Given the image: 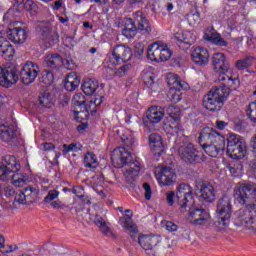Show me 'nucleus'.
<instances>
[{
    "mask_svg": "<svg viewBox=\"0 0 256 256\" xmlns=\"http://www.w3.org/2000/svg\"><path fill=\"white\" fill-rule=\"evenodd\" d=\"M216 213L218 219L214 222L215 227L224 229L229 225L231 214L233 213V205H231V199L227 196L220 198L216 205Z\"/></svg>",
    "mask_w": 256,
    "mask_h": 256,
    "instance_id": "6e6552de",
    "label": "nucleus"
},
{
    "mask_svg": "<svg viewBox=\"0 0 256 256\" xmlns=\"http://www.w3.org/2000/svg\"><path fill=\"white\" fill-rule=\"evenodd\" d=\"M7 37L12 43H25L27 40V30L21 27L10 28L7 31Z\"/></svg>",
    "mask_w": 256,
    "mask_h": 256,
    "instance_id": "a878e982",
    "label": "nucleus"
},
{
    "mask_svg": "<svg viewBox=\"0 0 256 256\" xmlns=\"http://www.w3.org/2000/svg\"><path fill=\"white\" fill-rule=\"evenodd\" d=\"M202 148L210 157H221L225 153V140L213 144L202 145Z\"/></svg>",
    "mask_w": 256,
    "mask_h": 256,
    "instance_id": "393cba45",
    "label": "nucleus"
},
{
    "mask_svg": "<svg viewBox=\"0 0 256 256\" xmlns=\"http://www.w3.org/2000/svg\"><path fill=\"white\" fill-rule=\"evenodd\" d=\"M84 165L88 169H95L97 165V156L93 152H87L84 156Z\"/></svg>",
    "mask_w": 256,
    "mask_h": 256,
    "instance_id": "ea45409f",
    "label": "nucleus"
},
{
    "mask_svg": "<svg viewBox=\"0 0 256 256\" xmlns=\"http://www.w3.org/2000/svg\"><path fill=\"white\" fill-rule=\"evenodd\" d=\"M247 151L245 142L241 140V136L237 134H230L227 138L226 153L231 159H243Z\"/></svg>",
    "mask_w": 256,
    "mask_h": 256,
    "instance_id": "9d476101",
    "label": "nucleus"
},
{
    "mask_svg": "<svg viewBox=\"0 0 256 256\" xmlns=\"http://www.w3.org/2000/svg\"><path fill=\"white\" fill-rule=\"evenodd\" d=\"M252 151L254 153V159L251 161L250 166L252 169V173H254L255 177H256V134L254 137V142L252 143Z\"/></svg>",
    "mask_w": 256,
    "mask_h": 256,
    "instance_id": "8fccbe9b",
    "label": "nucleus"
},
{
    "mask_svg": "<svg viewBox=\"0 0 256 256\" xmlns=\"http://www.w3.org/2000/svg\"><path fill=\"white\" fill-rule=\"evenodd\" d=\"M70 151H74L77 152V144L75 143H71L69 145L67 144H63V155H67V153H69Z\"/></svg>",
    "mask_w": 256,
    "mask_h": 256,
    "instance_id": "13d9d810",
    "label": "nucleus"
},
{
    "mask_svg": "<svg viewBox=\"0 0 256 256\" xmlns=\"http://www.w3.org/2000/svg\"><path fill=\"white\" fill-rule=\"evenodd\" d=\"M181 120H177L173 118L172 120L167 119L165 123V128L172 134V135H183V126L179 123Z\"/></svg>",
    "mask_w": 256,
    "mask_h": 256,
    "instance_id": "473e14b6",
    "label": "nucleus"
},
{
    "mask_svg": "<svg viewBox=\"0 0 256 256\" xmlns=\"http://www.w3.org/2000/svg\"><path fill=\"white\" fill-rule=\"evenodd\" d=\"M227 169L232 175H235L237 174V171H239V164L231 163L227 166Z\"/></svg>",
    "mask_w": 256,
    "mask_h": 256,
    "instance_id": "69168bd1",
    "label": "nucleus"
},
{
    "mask_svg": "<svg viewBox=\"0 0 256 256\" xmlns=\"http://www.w3.org/2000/svg\"><path fill=\"white\" fill-rule=\"evenodd\" d=\"M147 57L150 61H156L161 63V46L158 43H154L148 47Z\"/></svg>",
    "mask_w": 256,
    "mask_h": 256,
    "instance_id": "72a5a7b5",
    "label": "nucleus"
},
{
    "mask_svg": "<svg viewBox=\"0 0 256 256\" xmlns=\"http://www.w3.org/2000/svg\"><path fill=\"white\" fill-rule=\"evenodd\" d=\"M145 51V45L143 43H137L134 47V55L137 59H141L143 57V53Z\"/></svg>",
    "mask_w": 256,
    "mask_h": 256,
    "instance_id": "09e8293b",
    "label": "nucleus"
},
{
    "mask_svg": "<svg viewBox=\"0 0 256 256\" xmlns=\"http://www.w3.org/2000/svg\"><path fill=\"white\" fill-rule=\"evenodd\" d=\"M57 197H59V191L50 190L47 196L44 198V203H51L54 199H57Z\"/></svg>",
    "mask_w": 256,
    "mask_h": 256,
    "instance_id": "603ef678",
    "label": "nucleus"
},
{
    "mask_svg": "<svg viewBox=\"0 0 256 256\" xmlns=\"http://www.w3.org/2000/svg\"><path fill=\"white\" fill-rule=\"evenodd\" d=\"M241 82L239 78H232L225 83H222L221 86H216L212 88L203 98V107L210 111V113H218L221 109H223V105H225V101L229 99V95H231V89L235 91L239 89Z\"/></svg>",
    "mask_w": 256,
    "mask_h": 256,
    "instance_id": "20e7f679",
    "label": "nucleus"
},
{
    "mask_svg": "<svg viewBox=\"0 0 256 256\" xmlns=\"http://www.w3.org/2000/svg\"><path fill=\"white\" fill-rule=\"evenodd\" d=\"M36 31L46 47H53L59 41V34L53 30L50 22H39Z\"/></svg>",
    "mask_w": 256,
    "mask_h": 256,
    "instance_id": "9b49d317",
    "label": "nucleus"
},
{
    "mask_svg": "<svg viewBox=\"0 0 256 256\" xmlns=\"http://www.w3.org/2000/svg\"><path fill=\"white\" fill-rule=\"evenodd\" d=\"M119 223L127 231L132 237V239H135V235L139 233V230L137 229V225L133 223V214H126L119 218Z\"/></svg>",
    "mask_w": 256,
    "mask_h": 256,
    "instance_id": "5701e85b",
    "label": "nucleus"
},
{
    "mask_svg": "<svg viewBox=\"0 0 256 256\" xmlns=\"http://www.w3.org/2000/svg\"><path fill=\"white\" fill-rule=\"evenodd\" d=\"M37 75H39V66L33 62H27L19 73H17V68L13 65L4 68L0 66V85L1 87L9 89V87L15 85L19 79L23 85H31V83H34L35 79H37Z\"/></svg>",
    "mask_w": 256,
    "mask_h": 256,
    "instance_id": "7ed1b4c3",
    "label": "nucleus"
},
{
    "mask_svg": "<svg viewBox=\"0 0 256 256\" xmlns=\"http://www.w3.org/2000/svg\"><path fill=\"white\" fill-rule=\"evenodd\" d=\"M143 189H144V197L146 201H150L151 200V195H153V191L151 190V185H149V183L145 182L142 185Z\"/></svg>",
    "mask_w": 256,
    "mask_h": 256,
    "instance_id": "864d4df0",
    "label": "nucleus"
},
{
    "mask_svg": "<svg viewBox=\"0 0 256 256\" xmlns=\"http://www.w3.org/2000/svg\"><path fill=\"white\" fill-rule=\"evenodd\" d=\"M161 238L159 236L141 235L138 237V243L144 249V251H150L147 253L148 256H155L153 248L159 245Z\"/></svg>",
    "mask_w": 256,
    "mask_h": 256,
    "instance_id": "6ab92c4d",
    "label": "nucleus"
},
{
    "mask_svg": "<svg viewBox=\"0 0 256 256\" xmlns=\"http://www.w3.org/2000/svg\"><path fill=\"white\" fill-rule=\"evenodd\" d=\"M38 9L33 0H15L13 6L4 14V21H13L15 17H19L24 11L37 13Z\"/></svg>",
    "mask_w": 256,
    "mask_h": 256,
    "instance_id": "1a4fd4ad",
    "label": "nucleus"
},
{
    "mask_svg": "<svg viewBox=\"0 0 256 256\" xmlns=\"http://www.w3.org/2000/svg\"><path fill=\"white\" fill-rule=\"evenodd\" d=\"M137 28L138 31H143L144 33H151V24L145 14L141 11H137L133 14V18H126L124 29H135Z\"/></svg>",
    "mask_w": 256,
    "mask_h": 256,
    "instance_id": "f8f14e48",
    "label": "nucleus"
},
{
    "mask_svg": "<svg viewBox=\"0 0 256 256\" xmlns=\"http://www.w3.org/2000/svg\"><path fill=\"white\" fill-rule=\"evenodd\" d=\"M125 147H133V144L135 143V139L133 138L132 135H129V137L126 139L125 142H122Z\"/></svg>",
    "mask_w": 256,
    "mask_h": 256,
    "instance_id": "774afa93",
    "label": "nucleus"
},
{
    "mask_svg": "<svg viewBox=\"0 0 256 256\" xmlns=\"http://www.w3.org/2000/svg\"><path fill=\"white\" fill-rule=\"evenodd\" d=\"M21 169V164L17 162V158L13 155L3 157L0 163V181H12V185L23 187L27 176L17 173Z\"/></svg>",
    "mask_w": 256,
    "mask_h": 256,
    "instance_id": "423d86ee",
    "label": "nucleus"
},
{
    "mask_svg": "<svg viewBox=\"0 0 256 256\" xmlns=\"http://www.w3.org/2000/svg\"><path fill=\"white\" fill-rule=\"evenodd\" d=\"M246 115L252 123H256V101L249 103L246 109Z\"/></svg>",
    "mask_w": 256,
    "mask_h": 256,
    "instance_id": "37998d69",
    "label": "nucleus"
},
{
    "mask_svg": "<svg viewBox=\"0 0 256 256\" xmlns=\"http://www.w3.org/2000/svg\"><path fill=\"white\" fill-rule=\"evenodd\" d=\"M143 79H144L145 85L148 86L149 89H151L153 87V83H155V75L146 74L143 76Z\"/></svg>",
    "mask_w": 256,
    "mask_h": 256,
    "instance_id": "5fc2aeb1",
    "label": "nucleus"
},
{
    "mask_svg": "<svg viewBox=\"0 0 256 256\" xmlns=\"http://www.w3.org/2000/svg\"><path fill=\"white\" fill-rule=\"evenodd\" d=\"M104 99H105V97H103V96H101L99 99L94 98V100H91L89 102V104H87V106L90 107V109L97 111V107H99V105H101L103 103Z\"/></svg>",
    "mask_w": 256,
    "mask_h": 256,
    "instance_id": "3c124183",
    "label": "nucleus"
},
{
    "mask_svg": "<svg viewBox=\"0 0 256 256\" xmlns=\"http://www.w3.org/2000/svg\"><path fill=\"white\" fill-rule=\"evenodd\" d=\"M97 89H99V82L96 79L88 78L82 84V91L85 95H95Z\"/></svg>",
    "mask_w": 256,
    "mask_h": 256,
    "instance_id": "2f4dec72",
    "label": "nucleus"
},
{
    "mask_svg": "<svg viewBox=\"0 0 256 256\" xmlns=\"http://www.w3.org/2000/svg\"><path fill=\"white\" fill-rule=\"evenodd\" d=\"M112 57L115 59V62H113L114 65L127 63V61H131V57H133V50L125 45H118L114 48Z\"/></svg>",
    "mask_w": 256,
    "mask_h": 256,
    "instance_id": "a211bd4d",
    "label": "nucleus"
},
{
    "mask_svg": "<svg viewBox=\"0 0 256 256\" xmlns=\"http://www.w3.org/2000/svg\"><path fill=\"white\" fill-rule=\"evenodd\" d=\"M180 91H171L170 90V95H171V101H173V103H179V101H181V93H179Z\"/></svg>",
    "mask_w": 256,
    "mask_h": 256,
    "instance_id": "052dcab7",
    "label": "nucleus"
},
{
    "mask_svg": "<svg viewBox=\"0 0 256 256\" xmlns=\"http://www.w3.org/2000/svg\"><path fill=\"white\" fill-rule=\"evenodd\" d=\"M0 139L4 143H11L17 139V130L14 125H9L7 123L0 124Z\"/></svg>",
    "mask_w": 256,
    "mask_h": 256,
    "instance_id": "412c9836",
    "label": "nucleus"
},
{
    "mask_svg": "<svg viewBox=\"0 0 256 256\" xmlns=\"http://www.w3.org/2000/svg\"><path fill=\"white\" fill-rule=\"evenodd\" d=\"M252 64H253V57L247 56L236 62V69H239V71H244V69H249V67H251Z\"/></svg>",
    "mask_w": 256,
    "mask_h": 256,
    "instance_id": "a19ab883",
    "label": "nucleus"
},
{
    "mask_svg": "<svg viewBox=\"0 0 256 256\" xmlns=\"http://www.w3.org/2000/svg\"><path fill=\"white\" fill-rule=\"evenodd\" d=\"M39 197V190L33 186H27L22 190H18L15 196V203L19 205H32Z\"/></svg>",
    "mask_w": 256,
    "mask_h": 256,
    "instance_id": "4468645a",
    "label": "nucleus"
},
{
    "mask_svg": "<svg viewBox=\"0 0 256 256\" xmlns=\"http://www.w3.org/2000/svg\"><path fill=\"white\" fill-rule=\"evenodd\" d=\"M0 54L4 59H11L15 55V48L7 38L0 39Z\"/></svg>",
    "mask_w": 256,
    "mask_h": 256,
    "instance_id": "c756f323",
    "label": "nucleus"
},
{
    "mask_svg": "<svg viewBox=\"0 0 256 256\" xmlns=\"http://www.w3.org/2000/svg\"><path fill=\"white\" fill-rule=\"evenodd\" d=\"M66 69H69L70 71H73L74 69H77V64L75 63V60L68 58V60H63V64Z\"/></svg>",
    "mask_w": 256,
    "mask_h": 256,
    "instance_id": "4d7b16f0",
    "label": "nucleus"
},
{
    "mask_svg": "<svg viewBox=\"0 0 256 256\" xmlns=\"http://www.w3.org/2000/svg\"><path fill=\"white\" fill-rule=\"evenodd\" d=\"M234 199L245 206L235 214L240 225H253L256 219V184L238 183L234 188Z\"/></svg>",
    "mask_w": 256,
    "mask_h": 256,
    "instance_id": "f257e3e1",
    "label": "nucleus"
},
{
    "mask_svg": "<svg viewBox=\"0 0 256 256\" xmlns=\"http://www.w3.org/2000/svg\"><path fill=\"white\" fill-rule=\"evenodd\" d=\"M191 57L192 61L196 65H207V63H209V50H207V48L199 46L194 49V51L191 54Z\"/></svg>",
    "mask_w": 256,
    "mask_h": 256,
    "instance_id": "b1692460",
    "label": "nucleus"
},
{
    "mask_svg": "<svg viewBox=\"0 0 256 256\" xmlns=\"http://www.w3.org/2000/svg\"><path fill=\"white\" fill-rule=\"evenodd\" d=\"M149 146L154 152V155H161L163 153V138L158 133H152L149 136Z\"/></svg>",
    "mask_w": 256,
    "mask_h": 256,
    "instance_id": "cd10ccee",
    "label": "nucleus"
},
{
    "mask_svg": "<svg viewBox=\"0 0 256 256\" xmlns=\"http://www.w3.org/2000/svg\"><path fill=\"white\" fill-rule=\"evenodd\" d=\"M177 205L180 207V211L185 213L189 209L188 221L192 225H205L209 218V212L203 207H195V197L193 196V188L189 184L181 183L177 186L176 191Z\"/></svg>",
    "mask_w": 256,
    "mask_h": 256,
    "instance_id": "f03ea898",
    "label": "nucleus"
},
{
    "mask_svg": "<svg viewBox=\"0 0 256 256\" xmlns=\"http://www.w3.org/2000/svg\"><path fill=\"white\" fill-rule=\"evenodd\" d=\"M94 223L99 227L100 231L103 233V235H106L107 237L113 236V232H111V229L109 226H107V222H105V219L103 217L96 215L94 218Z\"/></svg>",
    "mask_w": 256,
    "mask_h": 256,
    "instance_id": "c9c22d12",
    "label": "nucleus"
},
{
    "mask_svg": "<svg viewBox=\"0 0 256 256\" xmlns=\"http://www.w3.org/2000/svg\"><path fill=\"white\" fill-rule=\"evenodd\" d=\"M174 39L177 41L179 47L189 49V47L195 43L197 37L191 31H184L182 33H176Z\"/></svg>",
    "mask_w": 256,
    "mask_h": 256,
    "instance_id": "aec40b11",
    "label": "nucleus"
},
{
    "mask_svg": "<svg viewBox=\"0 0 256 256\" xmlns=\"http://www.w3.org/2000/svg\"><path fill=\"white\" fill-rule=\"evenodd\" d=\"M196 195L207 203H213L216 199L215 188L209 181L199 180L196 182Z\"/></svg>",
    "mask_w": 256,
    "mask_h": 256,
    "instance_id": "dca6fc26",
    "label": "nucleus"
},
{
    "mask_svg": "<svg viewBox=\"0 0 256 256\" xmlns=\"http://www.w3.org/2000/svg\"><path fill=\"white\" fill-rule=\"evenodd\" d=\"M74 99L76 101V105H78L79 107H81V105H85V96L83 94H76L74 96Z\"/></svg>",
    "mask_w": 256,
    "mask_h": 256,
    "instance_id": "e2e57ef3",
    "label": "nucleus"
},
{
    "mask_svg": "<svg viewBox=\"0 0 256 256\" xmlns=\"http://www.w3.org/2000/svg\"><path fill=\"white\" fill-rule=\"evenodd\" d=\"M166 79L171 91H182V89L189 87V84L182 81L179 75L175 73H168Z\"/></svg>",
    "mask_w": 256,
    "mask_h": 256,
    "instance_id": "bb28decb",
    "label": "nucleus"
},
{
    "mask_svg": "<svg viewBox=\"0 0 256 256\" xmlns=\"http://www.w3.org/2000/svg\"><path fill=\"white\" fill-rule=\"evenodd\" d=\"M223 141H225V137H223L221 133L217 132V130L209 127L203 128L199 136V143L201 147H203V145H211L213 143H221Z\"/></svg>",
    "mask_w": 256,
    "mask_h": 256,
    "instance_id": "f3484780",
    "label": "nucleus"
},
{
    "mask_svg": "<svg viewBox=\"0 0 256 256\" xmlns=\"http://www.w3.org/2000/svg\"><path fill=\"white\" fill-rule=\"evenodd\" d=\"M63 65V57L59 54H52L50 56H47L44 60V66L48 69H52V71H55V69H59Z\"/></svg>",
    "mask_w": 256,
    "mask_h": 256,
    "instance_id": "c85d7f7f",
    "label": "nucleus"
},
{
    "mask_svg": "<svg viewBox=\"0 0 256 256\" xmlns=\"http://www.w3.org/2000/svg\"><path fill=\"white\" fill-rule=\"evenodd\" d=\"M218 73H219L218 80L222 81L223 83H227V81L231 79V76L227 75V72L218 71Z\"/></svg>",
    "mask_w": 256,
    "mask_h": 256,
    "instance_id": "0e129e2a",
    "label": "nucleus"
},
{
    "mask_svg": "<svg viewBox=\"0 0 256 256\" xmlns=\"http://www.w3.org/2000/svg\"><path fill=\"white\" fill-rule=\"evenodd\" d=\"M160 51L161 62L169 61V59H171V55H173V52H171L169 48H167V46H160Z\"/></svg>",
    "mask_w": 256,
    "mask_h": 256,
    "instance_id": "a18cd8bd",
    "label": "nucleus"
},
{
    "mask_svg": "<svg viewBox=\"0 0 256 256\" xmlns=\"http://www.w3.org/2000/svg\"><path fill=\"white\" fill-rule=\"evenodd\" d=\"M166 113L169 115V117H167L169 121H173V119H176V121H181V110L179 107L170 105L166 108Z\"/></svg>",
    "mask_w": 256,
    "mask_h": 256,
    "instance_id": "4c0bfd02",
    "label": "nucleus"
},
{
    "mask_svg": "<svg viewBox=\"0 0 256 256\" xmlns=\"http://www.w3.org/2000/svg\"><path fill=\"white\" fill-rule=\"evenodd\" d=\"M54 75L51 70H44L41 73V77L39 78V83H43L46 86L51 85L53 83Z\"/></svg>",
    "mask_w": 256,
    "mask_h": 256,
    "instance_id": "79ce46f5",
    "label": "nucleus"
},
{
    "mask_svg": "<svg viewBox=\"0 0 256 256\" xmlns=\"http://www.w3.org/2000/svg\"><path fill=\"white\" fill-rule=\"evenodd\" d=\"M111 161L114 167H117L118 169H121V167H125V165H128V168L126 169V172L124 174L126 183H128L130 187H135L137 176L141 171V164L139 163V161H133L131 153H129V151H127L125 148L114 150L111 156Z\"/></svg>",
    "mask_w": 256,
    "mask_h": 256,
    "instance_id": "39448f33",
    "label": "nucleus"
},
{
    "mask_svg": "<svg viewBox=\"0 0 256 256\" xmlns=\"http://www.w3.org/2000/svg\"><path fill=\"white\" fill-rule=\"evenodd\" d=\"M165 229L167 231H170V233H174L175 231H177V229H179V226H177V224L172 221H167L165 224Z\"/></svg>",
    "mask_w": 256,
    "mask_h": 256,
    "instance_id": "bf43d9fd",
    "label": "nucleus"
},
{
    "mask_svg": "<svg viewBox=\"0 0 256 256\" xmlns=\"http://www.w3.org/2000/svg\"><path fill=\"white\" fill-rule=\"evenodd\" d=\"M156 179L159 185L169 187L177 181V173L175 169L170 166L160 165L155 171Z\"/></svg>",
    "mask_w": 256,
    "mask_h": 256,
    "instance_id": "ddd939ff",
    "label": "nucleus"
},
{
    "mask_svg": "<svg viewBox=\"0 0 256 256\" xmlns=\"http://www.w3.org/2000/svg\"><path fill=\"white\" fill-rule=\"evenodd\" d=\"M129 69H131V64H124L114 72V75L116 77H125Z\"/></svg>",
    "mask_w": 256,
    "mask_h": 256,
    "instance_id": "de8ad7c7",
    "label": "nucleus"
},
{
    "mask_svg": "<svg viewBox=\"0 0 256 256\" xmlns=\"http://www.w3.org/2000/svg\"><path fill=\"white\" fill-rule=\"evenodd\" d=\"M178 155L186 165H196L202 163L203 153L199 152L193 143L184 139L178 148Z\"/></svg>",
    "mask_w": 256,
    "mask_h": 256,
    "instance_id": "0eeeda50",
    "label": "nucleus"
},
{
    "mask_svg": "<svg viewBox=\"0 0 256 256\" xmlns=\"http://www.w3.org/2000/svg\"><path fill=\"white\" fill-rule=\"evenodd\" d=\"M200 14L197 11L190 12L186 15V19L189 23V25H196V23H199Z\"/></svg>",
    "mask_w": 256,
    "mask_h": 256,
    "instance_id": "c03bdc74",
    "label": "nucleus"
},
{
    "mask_svg": "<svg viewBox=\"0 0 256 256\" xmlns=\"http://www.w3.org/2000/svg\"><path fill=\"white\" fill-rule=\"evenodd\" d=\"M38 101L42 107H46L47 109H51V107L54 105L53 98L48 92L42 93L39 96Z\"/></svg>",
    "mask_w": 256,
    "mask_h": 256,
    "instance_id": "58836bf2",
    "label": "nucleus"
},
{
    "mask_svg": "<svg viewBox=\"0 0 256 256\" xmlns=\"http://www.w3.org/2000/svg\"><path fill=\"white\" fill-rule=\"evenodd\" d=\"M137 31H139V28H123L122 35H124L126 39H133V37L137 35Z\"/></svg>",
    "mask_w": 256,
    "mask_h": 256,
    "instance_id": "49530a36",
    "label": "nucleus"
},
{
    "mask_svg": "<svg viewBox=\"0 0 256 256\" xmlns=\"http://www.w3.org/2000/svg\"><path fill=\"white\" fill-rule=\"evenodd\" d=\"M89 111L92 112V115L97 113V110L91 109V106L85 105L83 106V110L74 111V115L77 121H87L89 119Z\"/></svg>",
    "mask_w": 256,
    "mask_h": 256,
    "instance_id": "e433bc0d",
    "label": "nucleus"
},
{
    "mask_svg": "<svg viewBox=\"0 0 256 256\" xmlns=\"http://www.w3.org/2000/svg\"><path fill=\"white\" fill-rule=\"evenodd\" d=\"M163 117H165V112H163L161 107L151 106L146 111V115L143 119L144 127H147L150 130L155 129V125L161 123Z\"/></svg>",
    "mask_w": 256,
    "mask_h": 256,
    "instance_id": "2eb2a0df",
    "label": "nucleus"
},
{
    "mask_svg": "<svg viewBox=\"0 0 256 256\" xmlns=\"http://www.w3.org/2000/svg\"><path fill=\"white\" fill-rule=\"evenodd\" d=\"M175 197H177V194H175L174 191H168L166 192V201L170 207H173L175 204Z\"/></svg>",
    "mask_w": 256,
    "mask_h": 256,
    "instance_id": "6e6d98bb",
    "label": "nucleus"
},
{
    "mask_svg": "<svg viewBox=\"0 0 256 256\" xmlns=\"http://www.w3.org/2000/svg\"><path fill=\"white\" fill-rule=\"evenodd\" d=\"M204 39L206 41H210V43H214V45H217L218 47H227L229 45L223 37H221V34L212 32L210 35L209 33H205Z\"/></svg>",
    "mask_w": 256,
    "mask_h": 256,
    "instance_id": "f704fd0d",
    "label": "nucleus"
},
{
    "mask_svg": "<svg viewBox=\"0 0 256 256\" xmlns=\"http://www.w3.org/2000/svg\"><path fill=\"white\" fill-rule=\"evenodd\" d=\"M81 83V80H79V76L75 72H72L67 75L64 87L66 91H75L77 87H79V84Z\"/></svg>",
    "mask_w": 256,
    "mask_h": 256,
    "instance_id": "7c9ffc66",
    "label": "nucleus"
},
{
    "mask_svg": "<svg viewBox=\"0 0 256 256\" xmlns=\"http://www.w3.org/2000/svg\"><path fill=\"white\" fill-rule=\"evenodd\" d=\"M69 101H71V98H69V96H67L66 94H61L60 105L65 107V105H69Z\"/></svg>",
    "mask_w": 256,
    "mask_h": 256,
    "instance_id": "338daca9",
    "label": "nucleus"
},
{
    "mask_svg": "<svg viewBox=\"0 0 256 256\" xmlns=\"http://www.w3.org/2000/svg\"><path fill=\"white\" fill-rule=\"evenodd\" d=\"M212 64L214 71L221 73H228L229 71V61L223 53H215L212 57Z\"/></svg>",
    "mask_w": 256,
    "mask_h": 256,
    "instance_id": "4be33fe9",
    "label": "nucleus"
},
{
    "mask_svg": "<svg viewBox=\"0 0 256 256\" xmlns=\"http://www.w3.org/2000/svg\"><path fill=\"white\" fill-rule=\"evenodd\" d=\"M51 207H53V209H65L67 208V205L63 204L60 200H56V201H52L50 202Z\"/></svg>",
    "mask_w": 256,
    "mask_h": 256,
    "instance_id": "680f3d73",
    "label": "nucleus"
}]
</instances>
